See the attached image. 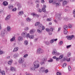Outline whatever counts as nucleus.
<instances>
[{
  "mask_svg": "<svg viewBox=\"0 0 75 75\" xmlns=\"http://www.w3.org/2000/svg\"><path fill=\"white\" fill-rule=\"evenodd\" d=\"M31 14L32 15L33 17H39V16L38 15H37L34 13H32Z\"/></svg>",
  "mask_w": 75,
  "mask_h": 75,
  "instance_id": "24",
  "label": "nucleus"
},
{
  "mask_svg": "<svg viewBox=\"0 0 75 75\" xmlns=\"http://www.w3.org/2000/svg\"><path fill=\"white\" fill-rule=\"evenodd\" d=\"M3 51H1V50L0 49V55H1V54H3Z\"/></svg>",
  "mask_w": 75,
  "mask_h": 75,
  "instance_id": "49",
  "label": "nucleus"
},
{
  "mask_svg": "<svg viewBox=\"0 0 75 75\" xmlns=\"http://www.w3.org/2000/svg\"><path fill=\"white\" fill-rule=\"evenodd\" d=\"M28 42L27 40H25L24 42V44L25 45H27L28 44Z\"/></svg>",
  "mask_w": 75,
  "mask_h": 75,
  "instance_id": "34",
  "label": "nucleus"
},
{
  "mask_svg": "<svg viewBox=\"0 0 75 75\" xmlns=\"http://www.w3.org/2000/svg\"><path fill=\"white\" fill-rule=\"evenodd\" d=\"M18 50V47H15L13 50V52H17V51Z\"/></svg>",
  "mask_w": 75,
  "mask_h": 75,
  "instance_id": "19",
  "label": "nucleus"
},
{
  "mask_svg": "<svg viewBox=\"0 0 75 75\" xmlns=\"http://www.w3.org/2000/svg\"><path fill=\"white\" fill-rule=\"evenodd\" d=\"M40 62L38 60H36L34 62L33 64V66L34 68L37 69L40 67Z\"/></svg>",
  "mask_w": 75,
  "mask_h": 75,
  "instance_id": "1",
  "label": "nucleus"
},
{
  "mask_svg": "<svg viewBox=\"0 0 75 75\" xmlns=\"http://www.w3.org/2000/svg\"><path fill=\"white\" fill-rule=\"evenodd\" d=\"M45 44L46 45H50V42L48 41V42H45Z\"/></svg>",
  "mask_w": 75,
  "mask_h": 75,
  "instance_id": "50",
  "label": "nucleus"
},
{
  "mask_svg": "<svg viewBox=\"0 0 75 75\" xmlns=\"http://www.w3.org/2000/svg\"><path fill=\"white\" fill-rule=\"evenodd\" d=\"M67 4V1H63V6H64V5H66Z\"/></svg>",
  "mask_w": 75,
  "mask_h": 75,
  "instance_id": "27",
  "label": "nucleus"
},
{
  "mask_svg": "<svg viewBox=\"0 0 75 75\" xmlns=\"http://www.w3.org/2000/svg\"><path fill=\"white\" fill-rule=\"evenodd\" d=\"M10 17H11V15H8L6 17L5 20L6 21H8V20H10Z\"/></svg>",
  "mask_w": 75,
  "mask_h": 75,
  "instance_id": "21",
  "label": "nucleus"
},
{
  "mask_svg": "<svg viewBox=\"0 0 75 75\" xmlns=\"http://www.w3.org/2000/svg\"><path fill=\"white\" fill-rule=\"evenodd\" d=\"M63 43V42L62 41H61L60 42H59V45H61Z\"/></svg>",
  "mask_w": 75,
  "mask_h": 75,
  "instance_id": "43",
  "label": "nucleus"
},
{
  "mask_svg": "<svg viewBox=\"0 0 75 75\" xmlns=\"http://www.w3.org/2000/svg\"><path fill=\"white\" fill-rule=\"evenodd\" d=\"M71 53L70 52H69L67 53V56L68 57H71Z\"/></svg>",
  "mask_w": 75,
  "mask_h": 75,
  "instance_id": "38",
  "label": "nucleus"
},
{
  "mask_svg": "<svg viewBox=\"0 0 75 75\" xmlns=\"http://www.w3.org/2000/svg\"><path fill=\"white\" fill-rule=\"evenodd\" d=\"M52 32H49V35H52Z\"/></svg>",
  "mask_w": 75,
  "mask_h": 75,
  "instance_id": "64",
  "label": "nucleus"
},
{
  "mask_svg": "<svg viewBox=\"0 0 75 75\" xmlns=\"http://www.w3.org/2000/svg\"><path fill=\"white\" fill-rule=\"evenodd\" d=\"M46 31H47V32H50V29L48 28H46Z\"/></svg>",
  "mask_w": 75,
  "mask_h": 75,
  "instance_id": "41",
  "label": "nucleus"
},
{
  "mask_svg": "<svg viewBox=\"0 0 75 75\" xmlns=\"http://www.w3.org/2000/svg\"><path fill=\"white\" fill-rule=\"evenodd\" d=\"M57 40H58V39L56 38V39H52V40H51L50 41V43H51V44H52V43H53L54 41H57Z\"/></svg>",
  "mask_w": 75,
  "mask_h": 75,
  "instance_id": "14",
  "label": "nucleus"
},
{
  "mask_svg": "<svg viewBox=\"0 0 75 75\" xmlns=\"http://www.w3.org/2000/svg\"><path fill=\"white\" fill-rule=\"evenodd\" d=\"M42 62H40V64H41V65H42L44 64V61H45V59L43 58L42 59Z\"/></svg>",
  "mask_w": 75,
  "mask_h": 75,
  "instance_id": "22",
  "label": "nucleus"
},
{
  "mask_svg": "<svg viewBox=\"0 0 75 75\" xmlns=\"http://www.w3.org/2000/svg\"><path fill=\"white\" fill-rule=\"evenodd\" d=\"M43 8H42V11L44 12V13H45L46 12V10H45V8L47 7V6H46L45 5H44L43 6Z\"/></svg>",
  "mask_w": 75,
  "mask_h": 75,
  "instance_id": "12",
  "label": "nucleus"
},
{
  "mask_svg": "<svg viewBox=\"0 0 75 75\" xmlns=\"http://www.w3.org/2000/svg\"><path fill=\"white\" fill-rule=\"evenodd\" d=\"M29 38L30 39H33L34 37V35H30V34L28 33L27 35V38Z\"/></svg>",
  "mask_w": 75,
  "mask_h": 75,
  "instance_id": "9",
  "label": "nucleus"
},
{
  "mask_svg": "<svg viewBox=\"0 0 75 75\" xmlns=\"http://www.w3.org/2000/svg\"><path fill=\"white\" fill-rule=\"evenodd\" d=\"M10 70L11 71H16V69L15 67H10Z\"/></svg>",
  "mask_w": 75,
  "mask_h": 75,
  "instance_id": "18",
  "label": "nucleus"
},
{
  "mask_svg": "<svg viewBox=\"0 0 75 75\" xmlns=\"http://www.w3.org/2000/svg\"><path fill=\"white\" fill-rule=\"evenodd\" d=\"M62 74L61 73H60L59 72H57V75H62Z\"/></svg>",
  "mask_w": 75,
  "mask_h": 75,
  "instance_id": "53",
  "label": "nucleus"
},
{
  "mask_svg": "<svg viewBox=\"0 0 75 75\" xmlns=\"http://www.w3.org/2000/svg\"><path fill=\"white\" fill-rule=\"evenodd\" d=\"M37 31L38 33H42V31L40 29H38L37 30Z\"/></svg>",
  "mask_w": 75,
  "mask_h": 75,
  "instance_id": "31",
  "label": "nucleus"
},
{
  "mask_svg": "<svg viewBox=\"0 0 75 75\" xmlns=\"http://www.w3.org/2000/svg\"><path fill=\"white\" fill-rule=\"evenodd\" d=\"M71 47V45H69L68 46H67V49H68V48H69Z\"/></svg>",
  "mask_w": 75,
  "mask_h": 75,
  "instance_id": "55",
  "label": "nucleus"
},
{
  "mask_svg": "<svg viewBox=\"0 0 75 75\" xmlns=\"http://www.w3.org/2000/svg\"><path fill=\"white\" fill-rule=\"evenodd\" d=\"M27 65V64L26 63H24L22 64V66L23 68H25L26 67Z\"/></svg>",
  "mask_w": 75,
  "mask_h": 75,
  "instance_id": "29",
  "label": "nucleus"
},
{
  "mask_svg": "<svg viewBox=\"0 0 75 75\" xmlns=\"http://www.w3.org/2000/svg\"><path fill=\"white\" fill-rule=\"evenodd\" d=\"M63 0H55L54 1L53 4H56L57 6H59V1H62Z\"/></svg>",
  "mask_w": 75,
  "mask_h": 75,
  "instance_id": "2",
  "label": "nucleus"
},
{
  "mask_svg": "<svg viewBox=\"0 0 75 75\" xmlns=\"http://www.w3.org/2000/svg\"><path fill=\"white\" fill-rule=\"evenodd\" d=\"M73 13L74 14V17H75V10H74L73 11Z\"/></svg>",
  "mask_w": 75,
  "mask_h": 75,
  "instance_id": "60",
  "label": "nucleus"
},
{
  "mask_svg": "<svg viewBox=\"0 0 75 75\" xmlns=\"http://www.w3.org/2000/svg\"><path fill=\"white\" fill-rule=\"evenodd\" d=\"M15 40H16V36H13L11 39L10 41L11 42H13V41H15Z\"/></svg>",
  "mask_w": 75,
  "mask_h": 75,
  "instance_id": "25",
  "label": "nucleus"
},
{
  "mask_svg": "<svg viewBox=\"0 0 75 75\" xmlns=\"http://www.w3.org/2000/svg\"><path fill=\"white\" fill-rule=\"evenodd\" d=\"M24 30H25V31H28V30H29V28L28 27H27L25 28Z\"/></svg>",
  "mask_w": 75,
  "mask_h": 75,
  "instance_id": "37",
  "label": "nucleus"
},
{
  "mask_svg": "<svg viewBox=\"0 0 75 75\" xmlns=\"http://www.w3.org/2000/svg\"><path fill=\"white\" fill-rule=\"evenodd\" d=\"M74 37V35H71L70 36H66V38H67V40H71Z\"/></svg>",
  "mask_w": 75,
  "mask_h": 75,
  "instance_id": "10",
  "label": "nucleus"
},
{
  "mask_svg": "<svg viewBox=\"0 0 75 75\" xmlns=\"http://www.w3.org/2000/svg\"><path fill=\"white\" fill-rule=\"evenodd\" d=\"M26 21H28V22H30V21H31V19H30L29 18H28L26 19Z\"/></svg>",
  "mask_w": 75,
  "mask_h": 75,
  "instance_id": "35",
  "label": "nucleus"
},
{
  "mask_svg": "<svg viewBox=\"0 0 75 75\" xmlns=\"http://www.w3.org/2000/svg\"><path fill=\"white\" fill-rule=\"evenodd\" d=\"M52 59H57V57H56V56H54V57H53Z\"/></svg>",
  "mask_w": 75,
  "mask_h": 75,
  "instance_id": "63",
  "label": "nucleus"
},
{
  "mask_svg": "<svg viewBox=\"0 0 75 75\" xmlns=\"http://www.w3.org/2000/svg\"><path fill=\"white\" fill-rule=\"evenodd\" d=\"M48 69H46L45 70V72L46 74H47V73H48Z\"/></svg>",
  "mask_w": 75,
  "mask_h": 75,
  "instance_id": "59",
  "label": "nucleus"
},
{
  "mask_svg": "<svg viewBox=\"0 0 75 75\" xmlns=\"http://www.w3.org/2000/svg\"><path fill=\"white\" fill-rule=\"evenodd\" d=\"M40 69L41 71H42L43 72L45 71V68H44V67H41L40 68Z\"/></svg>",
  "mask_w": 75,
  "mask_h": 75,
  "instance_id": "32",
  "label": "nucleus"
},
{
  "mask_svg": "<svg viewBox=\"0 0 75 75\" xmlns=\"http://www.w3.org/2000/svg\"><path fill=\"white\" fill-rule=\"evenodd\" d=\"M52 54H53V55H54L56 56L58 55H59V53L57 52V50H56L55 49H54L53 50L52 52Z\"/></svg>",
  "mask_w": 75,
  "mask_h": 75,
  "instance_id": "4",
  "label": "nucleus"
},
{
  "mask_svg": "<svg viewBox=\"0 0 75 75\" xmlns=\"http://www.w3.org/2000/svg\"><path fill=\"white\" fill-rule=\"evenodd\" d=\"M43 52H44V50L41 48H39L37 50L36 54H42Z\"/></svg>",
  "mask_w": 75,
  "mask_h": 75,
  "instance_id": "3",
  "label": "nucleus"
},
{
  "mask_svg": "<svg viewBox=\"0 0 75 75\" xmlns=\"http://www.w3.org/2000/svg\"><path fill=\"white\" fill-rule=\"evenodd\" d=\"M13 57L14 58H17V57H19V55L17 53H16L13 55Z\"/></svg>",
  "mask_w": 75,
  "mask_h": 75,
  "instance_id": "15",
  "label": "nucleus"
},
{
  "mask_svg": "<svg viewBox=\"0 0 75 75\" xmlns=\"http://www.w3.org/2000/svg\"><path fill=\"white\" fill-rule=\"evenodd\" d=\"M35 32V30L34 29H31L30 31V33L31 34H34V32Z\"/></svg>",
  "mask_w": 75,
  "mask_h": 75,
  "instance_id": "23",
  "label": "nucleus"
},
{
  "mask_svg": "<svg viewBox=\"0 0 75 75\" xmlns=\"http://www.w3.org/2000/svg\"><path fill=\"white\" fill-rule=\"evenodd\" d=\"M68 25L69 28H71L72 27V25L71 24H69Z\"/></svg>",
  "mask_w": 75,
  "mask_h": 75,
  "instance_id": "61",
  "label": "nucleus"
},
{
  "mask_svg": "<svg viewBox=\"0 0 75 75\" xmlns=\"http://www.w3.org/2000/svg\"><path fill=\"white\" fill-rule=\"evenodd\" d=\"M27 33L25 32H23L21 35V36L24 38H25V37H27Z\"/></svg>",
  "mask_w": 75,
  "mask_h": 75,
  "instance_id": "7",
  "label": "nucleus"
},
{
  "mask_svg": "<svg viewBox=\"0 0 75 75\" xmlns=\"http://www.w3.org/2000/svg\"><path fill=\"white\" fill-rule=\"evenodd\" d=\"M30 69L31 71H35V69H34V67H30Z\"/></svg>",
  "mask_w": 75,
  "mask_h": 75,
  "instance_id": "39",
  "label": "nucleus"
},
{
  "mask_svg": "<svg viewBox=\"0 0 75 75\" xmlns=\"http://www.w3.org/2000/svg\"><path fill=\"white\" fill-rule=\"evenodd\" d=\"M67 33H68L67 30H64V34H67Z\"/></svg>",
  "mask_w": 75,
  "mask_h": 75,
  "instance_id": "42",
  "label": "nucleus"
},
{
  "mask_svg": "<svg viewBox=\"0 0 75 75\" xmlns=\"http://www.w3.org/2000/svg\"><path fill=\"white\" fill-rule=\"evenodd\" d=\"M35 3L36 4H38L40 3L39 0H36L35 1Z\"/></svg>",
  "mask_w": 75,
  "mask_h": 75,
  "instance_id": "40",
  "label": "nucleus"
},
{
  "mask_svg": "<svg viewBox=\"0 0 75 75\" xmlns=\"http://www.w3.org/2000/svg\"><path fill=\"white\" fill-rule=\"evenodd\" d=\"M70 60H71V59L70 58H69L67 59L66 61L68 62H69V61H70Z\"/></svg>",
  "mask_w": 75,
  "mask_h": 75,
  "instance_id": "58",
  "label": "nucleus"
},
{
  "mask_svg": "<svg viewBox=\"0 0 75 75\" xmlns=\"http://www.w3.org/2000/svg\"><path fill=\"white\" fill-rule=\"evenodd\" d=\"M17 7H18V10H20V9L21 8V4H18L17 5Z\"/></svg>",
  "mask_w": 75,
  "mask_h": 75,
  "instance_id": "28",
  "label": "nucleus"
},
{
  "mask_svg": "<svg viewBox=\"0 0 75 75\" xmlns=\"http://www.w3.org/2000/svg\"><path fill=\"white\" fill-rule=\"evenodd\" d=\"M7 31L10 32V31H11V28L10 26H8L7 27Z\"/></svg>",
  "mask_w": 75,
  "mask_h": 75,
  "instance_id": "17",
  "label": "nucleus"
},
{
  "mask_svg": "<svg viewBox=\"0 0 75 75\" xmlns=\"http://www.w3.org/2000/svg\"><path fill=\"white\" fill-rule=\"evenodd\" d=\"M3 4L4 6H7L8 4V2L7 1H4L3 2Z\"/></svg>",
  "mask_w": 75,
  "mask_h": 75,
  "instance_id": "20",
  "label": "nucleus"
},
{
  "mask_svg": "<svg viewBox=\"0 0 75 75\" xmlns=\"http://www.w3.org/2000/svg\"><path fill=\"white\" fill-rule=\"evenodd\" d=\"M8 8L9 9H12L13 8V6L12 5H9L8 6Z\"/></svg>",
  "mask_w": 75,
  "mask_h": 75,
  "instance_id": "30",
  "label": "nucleus"
},
{
  "mask_svg": "<svg viewBox=\"0 0 75 75\" xmlns=\"http://www.w3.org/2000/svg\"><path fill=\"white\" fill-rule=\"evenodd\" d=\"M17 40L19 41H22L23 40V38L22 36H19L18 37Z\"/></svg>",
  "mask_w": 75,
  "mask_h": 75,
  "instance_id": "11",
  "label": "nucleus"
},
{
  "mask_svg": "<svg viewBox=\"0 0 75 75\" xmlns=\"http://www.w3.org/2000/svg\"><path fill=\"white\" fill-rule=\"evenodd\" d=\"M66 66H67V63H64V64H63V68H65V67H66Z\"/></svg>",
  "mask_w": 75,
  "mask_h": 75,
  "instance_id": "46",
  "label": "nucleus"
},
{
  "mask_svg": "<svg viewBox=\"0 0 75 75\" xmlns=\"http://www.w3.org/2000/svg\"><path fill=\"white\" fill-rule=\"evenodd\" d=\"M16 10H17V8H13L12 10V11H16Z\"/></svg>",
  "mask_w": 75,
  "mask_h": 75,
  "instance_id": "45",
  "label": "nucleus"
},
{
  "mask_svg": "<svg viewBox=\"0 0 75 75\" xmlns=\"http://www.w3.org/2000/svg\"><path fill=\"white\" fill-rule=\"evenodd\" d=\"M5 35V31L4 30L2 31L1 32V36L2 37H4Z\"/></svg>",
  "mask_w": 75,
  "mask_h": 75,
  "instance_id": "13",
  "label": "nucleus"
},
{
  "mask_svg": "<svg viewBox=\"0 0 75 75\" xmlns=\"http://www.w3.org/2000/svg\"><path fill=\"white\" fill-rule=\"evenodd\" d=\"M13 60L12 59H11L8 62V64L9 65H11L13 64Z\"/></svg>",
  "mask_w": 75,
  "mask_h": 75,
  "instance_id": "16",
  "label": "nucleus"
},
{
  "mask_svg": "<svg viewBox=\"0 0 75 75\" xmlns=\"http://www.w3.org/2000/svg\"><path fill=\"white\" fill-rule=\"evenodd\" d=\"M64 57V55L63 54H61L59 56V59H61L63 58V57Z\"/></svg>",
  "mask_w": 75,
  "mask_h": 75,
  "instance_id": "36",
  "label": "nucleus"
},
{
  "mask_svg": "<svg viewBox=\"0 0 75 75\" xmlns=\"http://www.w3.org/2000/svg\"><path fill=\"white\" fill-rule=\"evenodd\" d=\"M59 58L57 57L56 58V62H58L59 61Z\"/></svg>",
  "mask_w": 75,
  "mask_h": 75,
  "instance_id": "48",
  "label": "nucleus"
},
{
  "mask_svg": "<svg viewBox=\"0 0 75 75\" xmlns=\"http://www.w3.org/2000/svg\"><path fill=\"white\" fill-rule=\"evenodd\" d=\"M23 14V11H21L19 12V15L20 16H22Z\"/></svg>",
  "mask_w": 75,
  "mask_h": 75,
  "instance_id": "33",
  "label": "nucleus"
},
{
  "mask_svg": "<svg viewBox=\"0 0 75 75\" xmlns=\"http://www.w3.org/2000/svg\"><path fill=\"white\" fill-rule=\"evenodd\" d=\"M28 57V54H26L23 56L24 58H27Z\"/></svg>",
  "mask_w": 75,
  "mask_h": 75,
  "instance_id": "47",
  "label": "nucleus"
},
{
  "mask_svg": "<svg viewBox=\"0 0 75 75\" xmlns=\"http://www.w3.org/2000/svg\"><path fill=\"white\" fill-rule=\"evenodd\" d=\"M42 30H45V26H42Z\"/></svg>",
  "mask_w": 75,
  "mask_h": 75,
  "instance_id": "54",
  "label": "nucleus"
},
{
  "mask_svg": "<svg viewBox=\"0 0 75 75\" xmlns=\"http://www.w3.org/2000/svg\"><path fill=\"white\" fill-rule=\"evenodd\" d=\"M61 13H57L56 14L55 17L57 20H59L61 19Z\"/></svg>",
  "mask_w": 75,
  "mask_h": 75,
  "instance_id": "6",
  "label": "nucleus"
},
{
  "mask_svg": "<svg viewBox=\"0 0 75 75\" xmlns=\"http://www.w3.org/2000/svg\"><path fill=\"white\" fill-rule=\"evenodd\" d=\"M38 12H40V13H41V12L42 11V10L40 8H38Z\"/></svg>",
  "mask_w": 75,
  "mask_h": 75,
  "instance_id": "51",
  "label": "nucleus"
},
{
  "mask_svg": "<svg viewBox=\"0 0 75 75\" xmlns=\"http://www.w3.org/2000/svg\"><path fill=\"white\" fill-rule=\"evenodd\" d=\"M24 61V58L23 57H22L19 59L18 62L19 64H23Z\"/></svg>",
  "mask_w": 75,
  "mask_h": 75,
  "instance_id": "5",
  "label": "nucleus"
},
{
  "mask_svg": "<svg viewBox=\"0 0 75 75\" xmlns=\"http://www.w3.org/2000/svg\"><path fill=\"white\" fill-rule=\"evenodd\" d=\"M53 28H50V31H53Z\"/></svg>",
  "mask_w": 75,
  "mask_h": 75,
  "instance_id": "62",
  "label": "nucleus"
},
{
  "mask_svg": "<svg viewBox=\"0 0 75 75\" xmlns=\"http://www.w3.org/2000/svg\"><path fill=\"white\" fill-rule=\"evenodd\" d=\"M68 27L66 25H64L63 26V29L65 30H67L68 29Z\"/></svg>",
  "mask_w": 75,
  "mask_h": 75,
  "instance_id": "26",
  "label": "nucleus"
},
{
  "mask_svg": "<svg viewBox=\"0 0 75 75\" xmlns=\"http://www.w3.org/2000/svg\"><path fill=\"white\" fill-rule=\"evenodd\" d=\"M37 25H38V28H40L42 27V24L41 23H40L39 22H38L35 23V26H37Z\"/></svg>",
  "mask_w": 75,
  "mask_h": 75,
  "instance_id": "8",
  "label": "nucleus"
},
{
  "mask_svg": "<svg viewBox=\"0 0 75 75\" xmlns=\"http://www.w3.org/2000/svg\"><path fill=\"white\" fill-rule=\"evenodd\" d=\"M68 69H69V71H71V66H68Z\"/></svg>",
  "mask_w": 75,
  "mask_h": 75,
  "instance_id": "57",
  "label": "nucleus"
},
{
  "mask_svg": "<svg viewBox=\"0 0 75 75\" xmlns=\"http://www.w3.org/2000/svg\"><path fill=\"white\" fill-rule=\"evenodd\" d=\"M49 3H53H53H54V1H53V0H50Z\"/></svg>",
  "mask_w": 75,
  "mask_h": 75,
  "instance_id": "56",
  "label": "nucleus"
},
{
  "mask_svg": "<svg viewBox=\"0 0 75 75\" xmlns=\"http://www.w3.org/2000/svg\"><path fill=\"white\" fill-rule=\"evenodd\" d=\"M53 61V59H52L50 58L49 60H48V62H52Z\"/></svg>",
  "mask_w": 75,
  "mask_h": 75,
  "instance_id": "44",
  "label": "nucleus"
},
{
  "mask_svg": "<svg viewBox=\"0 0 75 75\" xmlns=\"http://www.w3.org/2000/svg\"><path fill=\"white\" fill-rule=\"evenodd\" d=\"M52 20L51 18H49L47 19V21H50Z\"/></svg>",
  "mask_w": 75,
  "mask_h": 75,
  "instance_id": "52",
  "label": "nucleus"
}]
</instances>
